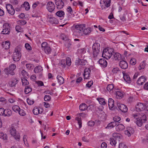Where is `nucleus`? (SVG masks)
Returning <instances> with one entry per match:
<instances>
[{"instance_id": "f257e3e1", "label": "nucleus", "mask_w": 148, "mask_h": 148, "mask_svg": "<svg viewBox=\"0 0 148 148\" xmlns=\"http://www.w3.org/2000/svg\"><path fill=\"white\" fill-rule=\"evenodd\" d=\"M85 27L84 24L77 25L75 26V29L73 32L74 34L79 36H82L83 35V31L84 27Z\"/></svg>"}, {"instance_id": "f03ea898", "label": "nucleus", "mask_w": 148, "mask_h": 148, "mask_svg": "<svg viewBox=\"0 0 148 148\" xmlns=\"http://www.w3.org/2000/svg\"><path fill=\"white\" fill-rule=\"evenodd\" d=\"M113 137L110 139V143L112 145L115 146L117 142L120 141L122 136L120 134L114 133L113 134Z\"/></svg>"}, {"instance_id": "7ed1b4c3", "label": "nucleus", "mask_w": 148, "mask_h": 148, "mask_svg": "<svg viewBox=\"0 0 148 148\" xmlns=\"http://www.w3.org/2000/svg\"><path fill=\"white\" fill-rule=\"evenodd\" d=\"M114 50L113 49L110 48L104 49L103 52L102 56L107 59H110L113 53Z\"/></svg>"}, {"instance_id": "20e7f679", "label": "nucleus", "mask_w": 148, "mask_h": 148, "mask_svg": "<svg viewBox=\"0 0 148 148\" xmlns=\"http://www.w3.org/2000/svg\"><path fill=\"white\" fill-rule=\"evenodd\" d=\"M20 48L17 47L15 49V51L12 55L13 60L14 61H18L20 59L21 57Z\"/></svg>"}, {"instance_id": "39448f33", "label": "nucleus", "mask_w": 148, "mask_h": 148, "mask_svg": "<svg viewBox=\"0 0 148 148\" xmlns=\"http://www.w3.org/2000/svg\"><path fill=\"white\" fill-rule=\"evenodd\" d=\"M41 47L42 50L47 54H49L51 52V48L47 42H42L41 44Z\"/></svg>"}, {"instance_id": "423d86ee", "label": "nucleus", "mask_w": 148, "mask_h": 148, "mask_svg": "<svg viewBox=\"0 0 148 148\" xmlns=\"http://www.w3.org/2000/svg\"><path fill=\"white\" fill-rule=\"evenodd\" d=\"M100 3L102 10H105L110 6L111 0H101Z\"/></svg>"}, {"instance_id": "0eeeda50", "label": "nucleus", "mask_w": 148, "mask_h": 148, "mask_svg": "<svg viewBox=\"0 0 148 148\" xmlns=\"http://www.w3.org/2000/svg\"><path fill=\"white\" fill-rule=\"evenodd\" d=\"M10 133L11 135L15 139L18 141H19L20 138V135L19 133L16 132L15 128H12L10 130Z\"/></svg>"}, {"instance_id": "6e6552de", "label": "nucleus", "mask_w": 148, "mask_h": 148, "mask_svg": "<svg viewBox=\"0 0 148 148\" xmlns=\"http://www.w3.org/2000/svg\"><path fill=\"white\" fill-rule=\"evenodd\" d=\"M142 117L136 121L137 125L139 127L142 126L143 122L145 123L147 121L146 116L144 114H142L141 115Z\"/></svg>"}, {"instance_id": "1a4fd4ad", "label": "nucleus", "mask_w": 148, "mask_h": 148, "mask_svg": "<svg viewBox=\"0 0 148 148\" xmlns=\"http://www.w3.org/2000/svg\"><path fill=\"white\" fill-rule=\"evenodd\" d=\"M60 66L62 67H65L66 65L69 66L71 65V59L69 58H68L66 60H62L60 62Z\"/></svg>"}, {"instance_id": "9d476101", "label": "nucleus", "mask_w": 148, "mask_h": 148, "mask_svg": "<svg viewBox=\"0 0 148 148\" xmlns=\"http://www.w3.org/2000/svg\"><path fill=\"white\" fill-rule=\"evenodd\" d=\"M47 7L48 10L50 12H52L55 9V5L53 3L49 1L47 4Z\"/></svg>"}, {"instance_id": "9b49d317", "label": "nucleus", "mask_w": 148, "mask_h": 148, "mask_svg": "<svg viewBox=\"0 0 148 148\" xmlns=\"http://www.w3.org/2000/svg\"><path fill=\"white\" fill-rule=\"evenodd\" d=\"M55 3L57 8L58 10L61 9L64 6V3L62 0H56Z\"/></svg>"}, {"instance_id": "f8f14e48", "label": "nucleus", "mask_w": 148, "mask_h": 148, "mask_svg": "<svg viewBox=\"0 0 148 148\" xmlns=\"http://www.w3.org/2000/svg\"><path fill=\"white\" fill-rule=\"evenodd\" d=\"M117 106L119 109L122 112H126L128 110L127 107L123 104H120L117 103Z\"/></svg>"}, {"instance_id": "ddd939ff", "label": "nucleus", "mask_w": 148, "mask_h": 148, "mask_svg": "<svg viewBox=\"0 0 148 148\" xmlns=\"http://www.w3.org/2000/svg\"><path fill=\"white\" fill-rule=\"evenodd\" d=\"M9 109H7L4 110L3 108H0V115L4 116H8L9 114L8 113Z\"/></svg>"}, {"instance_id": "4468645a", "label": "nucleus", "mask_w": 148, "mask_h": 148, "mask_svg": "<svg viewBox=\"0 0 148 148\" xmlns=\"http://www.w3.org/2000/svg\"><path fill=\"white\" fill-rule=\"evenodd\" d=\"M75 64L76 65H80L82 66H85L87 63V61L85 60L78 59L75 61Z\"/></svg>"}, {"instance_id": "2eb2a0df", "label": "nucleus", "mask_w": 148, "mask_h": 148, "mask_svg": "<svg viewBox=\"0 0 148 148\" xmlns=\"http://www.w3.org/2000/svg\"><path fill=\"white\" fill-rule=\"evenodd\" d=\"M122 73L124 80L127 83L130 84L131 83L132 79L129 75L127 73H125L124 71H123Z\"/></svg>"}, {"instance_id": "dca6fc26", "label": "nucleus", "mask_w": 148, "mask_h": 148, "mask_svg": "<svg viewBox=\"0 0 148 148\" xmlns=\"http://www.w3.org/2000/svg\"><path fill=\"white\" fill-rule=\"evenodd\" d=\"M3 29L2 32V34H9V25L8 24H5L3 25Z\"/></svg>"}, {"instance_id": "f3484780", "label": "nucleus", "mask_w": 148, "mask_h": 148, "mask_svg": "<svg viewBox=\"0 0 148 148\" xmlns=\"http://www.w3.org/2000/svg\"><path fill=\"white\" fill-rule=\"evenodd\" d=\"M136 108L138 111H143L145 109V105L143 103H139L137 104Z\"/></svg>"}, {"instance_id": "a211bd4d", "label": "nucleus", "mask_w": 148, "mask_h": 148, "mask_svg": "<svg viewBox=\"0 0 148 148\" xmlns=\"http://www.w3.org/2000/svg\"><path fill=\"white\" fill-rule=\"evenodd\" d=\"M146 81V79L144 76H141L138 79L137 83L138 85H142Z\"/></svg>"}, {"instance_id": "6ab92c4d", "label": "nucleus", "mask_w": 148, "mask_h": 148, "mask_svg": "<svg viewBox=\"0 0 148 148\" xmlns=\"http://www.w3.org/2000/svg\"><path fill=\"white\" fill-rule=\"evenodd\" d=\"M43 111L42 109L40 107H35L33 110V112L35 115H38L39 114H41Z\"/></svg>"}, {"instance_id": "aec40b11", "label": "nucleus", "mask_w": 148, "mask_h": 148, "mask_svg": "<svg viewBox=\"0 0 148 148\" xmlns=\"http://www.w3.org/2000/svg\"><path fill=\"white\" fill-rule=\"evenodd\" d=\"M119 66L122 69H126L128 66L127 63L124 60H122L119 62Z\"/></svg>"}, {"instance_id": "412c9836", "label": "nucleus", "mask_w": 148, "mask_h": 148, "mask_svg": "<svg viewBox=\"0 0 148 148\" xmlns=\"http://www.w3.org/2000/svg\"><path fill=\"white\" fill-rule=\"evenodd\" d=\"M108 105L109 109L111 110H113L114 109V100L111 98L108 99Z\"/></svg>"}, {"instance_id": "4be33fe9", "label": "nucleus", "mask_w": 148, "mask_h": 148, "mask_svg": "<svg viewBox=\"0 0 148 148\" xmlns=\"http://www.w3.org/2000/svg\"><path fill=\"white\" fill-rule=\"evenodd\" d=\"M62 39L63 40H64V43L65 46L68 48L70 47L71 45V44L70 43V40L69 39H68L67 38L62 37Z\"/></svg>"}, {"instance_id": "5701e85b", "label": "nucleus", "mask_w": 148, "mask_h": 148, "mask_svg": "<svg viewBox=\"0 0 148 148\" xmlns=\"http://www.w3.org/2000/svg\"><path fill=\"white\" fill-rule=\"evenodd\" d=\"M90 70L89 68H85L84 72V78L85 79H88L89 77Z\"/></svg>"}, {"instance_id": "b1692460", "label": "nucleus", "mask_w": 148, "mask_h": 148, "mask_svg": "<svg viewBox=\"0 0 148 148\" xmlns=\"http://www.w3.org/2000/svg\"><path fill=\"white\" fill-rule=\"evenodd\" d=\"M16 66L14 64H12L10 65V75H14L15 73V70Z\"/></svg>"}, {"instance_id": "393cba45", "label": "nucleus", "mask_w": 148, "mask_h": 148, "mask_svg": "<svg viewBox=\"0 0 148 148\" xmlns=\"http://www.w3.org/2000/svg\"><path fill=\"white\" fill-rule=\"evenodd\" d=\"M112 54H113V59L115 60H119L121 58V55L119 53H115L113 51Z\"/></svg>"}, {"instance_id": "a878e982", "label": "nucleus", "mask_w": 148, "mask_h": 148, "mask_svg": "<svg viewBox=\"0 0 148 148\" xmlns=\"http://www.w3.org/2000/svg\"><path fill=\"white\" fill-rule=\"evenodd\" d=\"M99 63L103 67H106L107 65L106 61L104 59H101L99 61Z\"/></svg>"}, {"instance_id": "bb28decb", "label": "nucleus", "mask_w": 148, "mask_h": 148, "mask_svg": "<svg viewBox=\"0 0 148 148\" xmlns=\"http://www.w3.org/2000/svg\"><path fill=\"white\" fill-rule=\"evenodd\" d=\"M21 6L22 7L24 8L25 10L26 11L29 10L30 8L29 4V3L27 1H25L23 4L21 5Z\"/></svg>"}, {"instance_id": "cd10ccee", "label": "nucleus", "mask_w": 148, "mask_h": 148, "mask_svg": "<svg viewBox=\"0 0 148 148\" xmlns=\"http://www.w3.org/2000/svg\"><path fill=\"white\" fill-rule=\"evenodd\" d=\"M2 46L5 49H9V41H6L5 42H3L2 43Z\"/></svg>"}, {"instance_id": "c85d7f7f", "label": "nucleus", "mask_w": 148, "mask_h": 148, "mask_svg": "<svg viewBox=\"0 0 148 148\" xmlns=\"http://www.w3.org/2000/svg\"><path fill=\"white\" fill-rule=\"evenodd\" d=\"M92 49H96L97 50H99L100 49V43L95 42L94 43L92 47Z\"/></svg>"}, {"instance_id": "c756f323", "label": "nucleus", "mask_w": 148, "mask_h": 148, "mask_svg": "<svg viewBox=\"0 0 148 148\" xmlns=\"http://www.w3.org/2000/svg\"><path fill=\"white\" fill-rule=\"evenodd\" d=\"M117 124V123H116L115 122H112L108 124L107 126L106 127V128H112L115 126Z\"/></svg>"}, {"instance_id": "7c9ffc66", "label": "nucleus", "mask_w": 148, "mask_h": 148, "mask_svg": "<svg viewBox=\"0 0 148 148\" xmlns=\"http://www.w3.org/2000/svg\"><path fill=\"white\" fill-rule=\"evenodd\" d=\"M125 128V126L121 124H119L116 127V129L117 131H121L123 130Z\"/></svg>"}, {"instance_id": "2f4dec72", "label": "nucleus", "mask_w": 148, "mask_h": 148, "mask_svg": "<svg viewBox=\"0 0 148 148\" xmlns=\"http://www.w3.org/2000/svg\"><path fill=\"white\" fill-rule=\"evenodd\" d=\"M56 15L59 17H64L65 14L64 12L62 10H59L56 12Z\"/></svg>"}, {"instance_id": "473e14b6", "label": "nucleus", "mask_w": 148, "mask_h": 148, "mask_svg": "<svg viewBox=\"0 0 148 148\" xmlns=\"http://www.w3.org/2000/svg\"><path fill=\"white\" fill-rule=\"evenodd\" d=\"M42 70L41 66H36L34 69V71L35 73H38L41 72Z\"/></svg>"}, {"instance_id": "72a5a7b5", "label": "nucleus", "mask_w": 148, "mask_h": 148, "mask_svg": "<svg viewBox=\"0 0 148 148\" xmlns=\"http://www.w3.org/2000/svg\"><path fill=\"white\" fill-rule=\"evenodd\" d=\"M57 78L58 79V82L60 84H62L64 82V78L62 76L58 75Z\"/></svg>"}, {"instance_id": "f704fd0d", "label": "nucleus", "mask_w": 148, "mask_h": 148, "mask_svg": "<svg viewBox=\"0 0 148 148\" xmlns=\"http://www.w3.org/2000/svg\"><path fill=\"white\" fill-rule=\"evenodd\" d=\"M91 31V28H88L83 30L82 33H83V34H84L85 35H88L90 33Z\"/></svg>"}, {"instance_id": "c9c22d12", "label": "nucleus", "mask_w": 148, "mask_h": 148, "mask_svg": "<svg viewBox=\"0 0 148 148\" xmlns=\"http://www.w3.org/2000/svg\"><path fill=\"white\" fill-rule=\"evenodd\" d=\"M88 108L87 106L85 103H82L79 106V109L82 111H84Z\"/></svg>"}, {"instance_id": "e433bc0d", "label": "nucleus", "mask_w": 148, "mask_h": 148, "mask_svg": "<svg viewBox=\"0 0 148 148\" xmlns=\"http://www.w3.org/2000/svg\"><path fill=\"white\" fill-rule=\"evenodd\" d=\"M18 80L16 78L12 79L11 81V86H14L17 83Z\"/></svg>"}, {"instance_id": "4c0bfd02", "label": "nucleus", "mask_w": 148, "mask_h": 148, "mask_svg": "<svg viewBox=\"0 0 148 148\" xmlns=\"http://www.w3.org/2000/svg\"><path fill=\"white\" fill-rule=\"evenodd\" d=\"M143 114L142 113H136L135 114H133L132 115V116L134 118L136 119H138L139 118L142 117L141 116V114Z\"/></svg>"}, {"instance_id": "58836bf2", "label": "nucleus", "mask_w": 148, "mask_h": 148, "mask_svg": "<svg viewBox=\"0 0 148 148\" xmlns=\"http://www.w3.org/2000/svg\"><path fill=\"white\" fill-rule=\"evenodd\" d=\"M32 91V88L28 86H27L25 87L24 92L25 94H28L31 92Z\"/></svg>"}, {"instance_id": "ea45409f", "label": "nucleus", "mask_w": 148, "mask_h": 148, "mask_svg": "<svg viewBox=\"0 0 148 148\" xmlns=\"http://www.w3.org/2000/svg\"><path fill=\"white\" fill-rule=\"evenodd\" d=\"M49 21L52 24H56L57 23V20L53 17H50L49 18Z\"/></svg>"}, {"instance_id": "a19ab883", "label": "nucleus", "mask_w": 148, "mask_h": 148, "mask_svg": "<svg viewBox=\"0 0 148 148\" xmlns=\"http://www.w3.org/2000/svg\"><path fill=\"white\" fill-rule=\"evenodd\" d=\"M98 100L99 103L101 105H104L106 103L105 99L102 98H99Z\"/></svg>"}, {"instance_id": "79ce46f5", "label": "nucleus", "mask_w": 148, "mask_h": 148, "mask_svg": "<svg viewBox=\"0 0 148 148\" xmlns=\"http://www.w3.org/2000/svg\"><path fill=\"white\" fill-rule=\"evenodd\" d=\"M75 119L78 121V123L79 126V128H81L82 127V122L81 118L76 117Z\"/></svg>"}, {"instance_id": "37998d69", "label": "nucleus", "mask_w": 148, "mask_h": 148, "mask_svg": "<svg viewBox=\"0 0 148 148\" xmlns=\"http://www.w3.org/2000/svg\"><path fill=\"white\" fill-rule=\"evenodd\" d=\"M7 136L6 134H4L3 132L0 133V138L4 140L7 139Z\"/></svg>"}, {"instance_id": "c03bdc74", "label": "nucleus", "mask_w": 148, "mask_h": 148, "mask_svg": "<svg viewBox=\"0 0 148 148\" xmlns=\"http://www.w3.org/2000/svg\"><path fill=\"white\" fill-rule=\"evenodd\" d=\"M145 61H144L141 62L140 65L139 69L140 70L143 69L145 67Z\"/></svg>"}, {"instance_id": "a18cd8bd", "label": "nucleus", "mask_w": 148, "mask_h": 148, "mask_svg": "<svg viewBox=\"0 0 148 148\" xmlns=\"http://www.w3.org/2000/svg\"><path fill=\"white\" fill-rule=\"evenodd\" d=\"M93 49L92 54L94 57H97L99 54L100 51L99 50H97L96 49Z\"/></svg>"}, {"instance_id": "49530a36", "label": "nucleus", "mask_w": 148, "mask_h": 148, "mask_svg": "<svg viewBox=\"0 0 148 148\" xmlns=\"http://www.w3.org/2000/svg\"><path fill=\"white\" fill-rule=\"evenodd\" d=\"M116 97L117 98H119L122 97L123 96V93L120 91H117L116 93Z\"/></svg>"}, {"instance_id": "de8ad7c7", "label": "nucleus", "mask_w": 148, "mask_h": 148, "mask_svg": "<svg viewBox=\"0 0 148 148\" xmlns=\"http://www.w3.org/2000/svg\"><path fill=\"white\" fill-rule=\"evenodd\" d=\"M23 85H26L29 84V83L26 79L24 78L21 79Z\"/></svg>"}, {"instance_id": "09e8293b", "label": "nucleus", "mask_w": 148, "mask_h": 148, "mask_svg": "<svg viewBox=\"0 0 148 148\" xmlns=\"http://www.w3.org/2000/svg\"><path fill=\"white\" fill-rule=\"evenodd\" d=\"M12 109L14 112H17L19 111V110L20 109V108L18 106L16 105L12 107Z\"/></svg>"}, {"instance_id": "8fccbe9b", "label": "nucleus", "mask_w": 148, "mask_h": 148, "mask_svg": "<svg viewBox=\"0 0 148 148\" xmlns=\"http://www.w3.org/2000/svg\"><path fill=\"white\" fill-rule=\"evenodd\" d=\"M66 10L69 14L73 15V10L71 7L68 6L66 9Z\"/></svg>"}, {"instance_id": "3c124183", "label": "nucleus", "mask_w": 148, "mask_h": 148, "mask_svg": "<svg viewBox=\"0 0 148 148\" xmlns=\"http://www.w3.org/2000/svg\"><path fill=\"white\" fill-rule=\"evenodd\" d=\"M114 87V86L113 84H110L107 86V88L108 91H110L112 90Z\"/></svg>"}, {"instance_id": "603ef678", "label": "nucleus", "mask_w": 148, "mask_h": 148, "mask_svg": "<svg viewBox=\"0 0 148 148\" xmlns=\"http://www.w3.org/2000/svg\"><path fill=\"white\" fill-rule=\"evenodd\" d=\"M16 31L18 32H22L23 31V29L21 28V27L18 25H17L16 26Z\"/></svg>"}, {"instance_id": "864d4df0", "label": "nucleus", "mask_w": 148, "mask_h": 148, "mask_svg": "<svg viewBox=\"0 0 148 148\" xmlns=\"http://www.w3.org/2000/svg\"><path fill=\"white\" fill-rule=\"evenodd\" d=\"M21 74L24 77L27 78V77H29L27 73L24 70L22 71Z\"/></svg>"}, {"instance_id": "5fc2aeb1", "label": "nucleus", "mask_w": 148, "mask_h": 148, "mask_svg": "<svg viewBox=\"0 0 148 148\" xmlns=\"http://www.w3.org/2000/svg\"><path fill=\"white\" fill-rule=\"evenodd\" d=\"M113 120L114 122H115L116 123H117L121 120V118L119 116H116L113 118Z\"/></svg>"}, {"instance_id": "6e6d98bb", "label": "nucleus", "mask_w": 148, "mask_h": 148, "mask_svg": "<svg viewBox=\"0 0 148 148\" xmlns=\"http://www.w3.org/2000/svg\"><path fill=\"white\" fill-rule=\"evenodd\" d=\"M10 6L11 8V10H10V14L13 15L14 14L15 11L14 9L13 8L12 6L10 4Z\"/></svg>"}, {"instance_id": "4d7b16f0", "label": "nucleus", "mask_w": 148, "mask_h": 148, "mask_svg": "<svg viewBox=\"0 0 148 148\" xmlns=\"http://www.w3.org/2000/svg\"><path fill=\"white\" fill-rule=\"evenodd\" d=\"M130 64L132 65H135L136 63V60L134 58H132L130 61Z\"/></svg>"}, {"instance_id": "13d9d810", "label": "nucleus", "mask_w": 148, "mask_h": 148, "mask_svg": "<svg viewBox=\"0 0 148 148\" xmlns=\"http://www.w3.org/2000/svg\"><path fill=\"white\" fill-rule=\"evenodd\" d=\"M18 112L19 115L21 116H23L25 114V113L24 111L23 110H20V109Z\"/></svg>"}, {"instance_id": "bf43d9fd", "label": "nucleus", "mask_w": 148, "mask_h": 148, "mask_svg": "<svg viewBox=\"0 0 148 148\" xmlns=\"http://www.w3.org/2000/svg\"><path fill=\"white\" fill-rule=\"evenodd\" d=\"M27 103L29 105H32L34 102V101L33 100H31L28 98L27 99Z\"/></svg>"}, {"instance_id": "052dcab7", "label": "nucleus", "mask_w": 148, "mask_h": 148, "mask_svg": "<svg viewBox=\"0 0 148 148\" xmlns=\"http://www.w3.org/2000/svg\"><path fill=\"white\" fill-rule=\"evenodd\" d=\"M51 97L50 96L46 95L44 97V99L45 101H50L51 99Z\"/></svg>"}, {"instance_id": "680f3d73", "label": "nucleus", "mask_w": 148, "mask_h": 148, "mask_svg": "<svg viewBox=\"0 0 148 148\" xmlns=\"http://www.w3.org/2000/svg\"><path fill=\"white\" fill-rule=\"evenodd\" d=\"M18 23L20 25H23L26 23V22L25 20H21L18 21Z\"/></svg>"}, {"instance_id": "e2e57ef3", "label": "nucleus", "mask_w": 148, "mask_h": 148, "mask_svg": "<svg viewBox=\"0 0 148 148\" xmlns=\"http://www.w3.org/2000/svg\"><path fill=\"white\" fill-rule=\"evenodd\" d=\"M119 148H127V147L123 143H120L119 144Z\"/></svg>"}, {"instance_id": "0e129e2a", "label": "nucleus", "mask_w": 148, "mask_h": 148, "mask_svg": "<svg viewBox=\"0 0 148 148\" xmlns=\"http://www.w3.org/2000/svg\"><path fill=\"white\" fill-rule=\"evenodd\" d=\"M25 47L27 49L29 50H32V47L28 43H26L25 45Z\"/></svg>"}, {"instance_id": "69168bd1", "label": "nucleus", "mask_w": 148, "mask_h": 148, "mask_svg": "<svg viewBox=\"0 0 148 148\" xmlns=\"http://www.w3.org/2000/svg\"><path fill=\"white\" fill-rule=\"evenodd\" d=\"M27 68L28 69H30L32 68H33V65L30 64H27L26 65Z\"/></svg>"}, {"instance_id": "338daca9", "label": "nucleus", "mask_w": 148, "mask_h": 148, "mask_svg": "<svg viewBox=\"0 0 148 148\" xmlns=\"http://www.w3.org/2000/svg\"><path fill=\"white\" fill-rule=\"evenodd\" d=\"M10 1L11 2L12 4L14 5H17L18 3V1L17 0H11Z\"/></svg>"}, {"instance_id": "774afa93", "label": "nucleus", "mask_w": 148, "mask_h": 148, "mask_svg": "<svg viewBox=\"0 0 148 148\" xmlns=\"http://www.w3.org/2000/svg\"><path fill=\"white\" fill-rule=\"evenodd\" d=\"M119 69L118 67L114 68L112 70V72L114 73H117L119 71Z\"/></svg>"}]
</instances>
